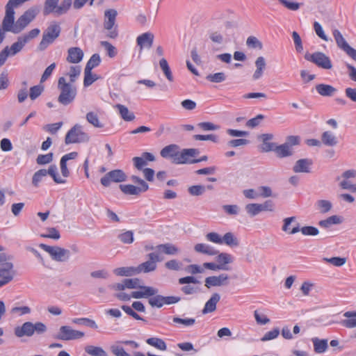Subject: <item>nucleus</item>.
I'll list each match as a JSON object with an SVG mask.
<instances>
[{
	"instance_id": "nucleus-1",
	"label": "nucleus",
	"mask_w": 356,
	"mask_h": 356,
	"mask_svg": "<svg viewBox=\"0 0 356 356\" xmlns=\"http://www.w3.org/2000/svg\"><path fill=\"white\" fill-rule=\"evenodd\" d=\"M126 289H140L141 291L131 292V296L136 299H140L152 296L157 293L159 290L154 287L143 285L139 278L124 279Z\"/></svg>"
},
{
	"instance_id": "nucleus-2",
	"label": "nucleus",
	"mask_w": 356,
	"mask_h": 356,
	"mask_svg": "<svg viewBox=\"0 0 356 356\" xmlns=\"http://www.w3.org/2000/svg\"><path fill=\"white\" fill-rule=\"evenodd\" d=\"M58 89L60 90L58 97L60 104L67 106L74 102L77 94L76 87L71 83H67L63 76L58 80Z\"/></svg>"
},
{
	"instance_id": "nucleus-3",
	"label": "nucleus",
	"mask_w": 356,
	"mask_h": 356,
	"mask_svg": "<svg viewBox=\"0 0 356 356\" xmlns=\"http://www.w3.org/2000/svg\"><path fill=\"white\" fill-rule=\"evenodd\" d=\"M47 330V325L42 322L38 321L33 323L30 321H26L21 326L15 327L14 334L18 338L23 337H31L35 333L40 335L45 333Z\"/></svg>"
},
{
	"instance_id": "nucleus-4",
	"label": "nucleus",
	"mask_w": 356,
	"mask_h": 356,
	"mask_svg": "<svg viewBox=\"0 0 356 356\" xmlns=\"http://www.w3.org/2000/svg\"><path fill=\"white\" fill-rule=\"evenodd\" d=\"M13 257L6 253H0V287L11 282L14 277L13 264L10 261Z\"/></svg>"
},
{
	"instance_id": "nucleus-5",
	"label": "nucleus",
	"mask_w": 356,
	"mask_h": 356,
	"mask_svg": "<svg viewBox=\"0 0 356 356\" xmlns=\"http://www.w3.org/2000/svg\"><path fill=\"white\" fill-rule=\"evenodd\" d=\"M296 220V217H289L284 219V225L282 226V231L289 234H294L298 232H301L305 236H316L318 234V229L313 226H305L300 227V224L296 222L293 227L291 229L289 225Z\"/></svg>"
},
{
	"instance_id": "nucleus-6",
	"label": "nucleus",
	"mask_w": 356,
	"mask_h": 356,
	"mask_svg": "<svg viewBox=\"0 0 356 356\" xmlns=\"http://www.w3.org/2000/svg\"><path fill=\"white\" fill-rule=\"evenodd\" d=\"M61 28L59 24L54 22L51 24L43 32L42 38L38 45L40 51L45 50L60 35Z\"/></svg>"
},
{
	"instance_id": "nucleus-7",
	"label": "nucleus",
	"mask_w": 356,
	"mask_h": 356,
	"mask_svg": "<svg viewBox=\"0 0 356 356\" xmlns=\"http://www.w3.org/2000/svg\"><path fill=\"white\" fill-rule=\"evenodd\" d=\"M90 140V136L82 129V126L76 124L72 127L66 134L65 143L66 145L74 143H87Z\"/></svg>"
},
{
	"instance_id": "nucleus-8",
	"label": "nucleus",
	"mask_w": 356,
	"mask_h": 356,
	"mask_svg": "<svg viewBox=\"0 0 356 356\" xmlns=\"http://www.w3.org/2000/svg\"><path fill=\"white\" fill-rule=\"evenodd\" d=\"M179 146L176 144H170L164 147L160 152L161 157L165 159H172V163L175 164H186L183 162L184 159L181 158L184 152V149L179 152Z\"/></svg>"
},
{
	"instance_id": "nucleus-9",
	"label": "nucleus",
	"mask_w": 356,
	"mask_h": 356,
	"mask_svg": "<svg viewBox=\"0 0 356 356\" xmlns=\"http://www.w3.org/2000/svg\"><path fill=\"white\" fill-rule=\"evenodd\" d=\"M40 248L49 253L51 258L54 261L64 262L70 259V252L69 250L59 246H50L44 243L40 244Z\"/></svg>"
},
{
	"instance_id": "nucleus-10",
	"label": "nucleus",
	"mask_w": 356,
	"mask_h": 356,
	"mask_svg": "<svg viewBox=\"0 0 356 356\" xmlns=\"http://www.w3.org/2000/svg\"><path fill=\"white\" fill-rule=\"evenodd\" d=\"M304 57L305 60L313 63L320 68L330 70L332 67L330 58L321 51H316L313 54L307 52Z\"/></svg>"
},
{
	"instance_id": "nucleus-11",
	"label": "nucleus",
	"mask_w": 356,
	"mask_h": 356,
	"mask_svg": "<svg viewBox=\"0 0 356 356\" xmlns=\"http://www.w3.org/2000/svg\"><path fill=\"white\" fill-rule=\"evenodd\" d=\"M85 335L84 332L73 330L67 325H63L60 327L58 332L54 338L63 341H72L81 339Z\"/></svg>"
},
{
	"instance_id": "nucleus-12",
	"label": "nucleus",
	"mask_w": 356,
	"mask_h": 356,
	"mask_svg": "<svg viewBox=\"0 0 356 356\" xmlns=\"http://www.w3.org/2000/svg\"><path fill=\"white\" fill-rule=\"evenodd\" d=\"M127 180V175L122 170H113L106 173L100 179L101 184L108 187L110 186L111 182H122Z\"/></svg>"
},
{
	"instance_id": "nucleus-13",
	"label": "nucleus",
	"mask_w": 356,
	"mask_h": 356,
	"mask_svg": "<svg viewBox=\"0 0 356 356\" xmlns=\"http://www.w3.org/2000/svg\"><path fill=\"white\" fill-rule=\"evenodd\" d=\"M332 34L337 46L345 51L350 58H356V49L351 47L348 44L341 32L338 29H334L332 31Z\"/></svg>"
},
{
	"instance_id": "nucleus-14",
	"label": "nucleus",
	"mask_w": 356,
	"mask_h": 356,
	"mask_svg": "<svg viewBox=\"0 0 356 356\" xmlns=\"http://www.w3.org/2000/svg\"><path fill=\"white\" fill-rule=\"evenodd\" d=\"M2 31L15 34V22L14 9L6 6V15L2 22Z\"/></svg>"
},
{
	"instance_id": "nucleus-15",
	"label": "nucleus",
	"mask_w": 356,
	"mask_h": 356,
	"mask_svg": "<svg viewBox=\"0 0 356 356\" xmlns=\"http://www.w3.org/2000/svg\"><path fill=\"white\" fill-rule=\"evenodd\" d=\"M200 154V150L195 148H188L184 149V152L181 155V158L184 159L183 162H186V164H193L200 163L202 161H206L208 159L207 156L204 155L200 159H194Z\"/></svg>"
},
{
	"instance_id": "nucleus-16",
	"label": "nucleus",
	"mask_w": 356,
	"mask_h": 356,
	"mask_svg": "<svg viewBox=\"0 0 356 356\" xmlns=\"http://www.w3.org/2000/svg\"><path fill=\"white\" fill-rule=\"evenodd\" d=\"M229 277L227 274L222 273L218 276H210L205 279L204 285L209 289L211 286H220L228 284Z\"/></svg>"
},
{
	"instance_id": "nucleus-17",
	"label": "nucleus",
	"mask_w": 356,
	"mask_h": 356,
	"mask_svg": "<svg viewBox=\"0 0 356 356\" xmlns=\"http://www.w3.org/2000/svg\"><path fill=\"white\" fill-rule=\"evenodd\" d=\"M272 134H263L259 136L262 143L259 146V150L262 152H269L273 151L275 143H271L270 140L273 139Z\"/></svg>"
},
{
	"instance_id": "nucleus-18",
	"label": "nucleus",
	"mask_w": 356,
	"mask_h": 356,
	"mask_svg": "<svg viewBox=\"0 0 356 356\" xmlns=\"http://www.w3.org/2000/svg\"><path fill=\"white\" fill-rule=\"evenodd\" d=\"M154 35L151 32H146L138 35L136 38L137 44L143 49L144 47L151 48L153 44Z\"/></svg>"
},
{
	"instance_id": "nucleus-19",
	"label": "nucleus",
	"mask_w": 356,
	"mask_h": 356,
	"mask_svg": "<svg viewBox=\"0 0 356 356\" xmlns=\"http://www.w3.org/2000/svg\"><path fill=\"white\" fill-rule=\"evenodd\" d=\"M312 164L313 161L312 159H301L296 162L295 165L293 167V170L294 172L296 173H309L310 172V167L312 165Z\"/></svg>"
},
{
	"instance_id": "nucleus-20",
	"label": "nucleus",
	"mask_w": 356,
	"mask_h": 356,
	"mask_svg": "<svg viewBox=\"0 0 356 356\" xmlns=\"http://www.w3.org/2000/svg\"><path fill=\"white\" fill-rule=\"evenodd\" d=\"M67 61L70 63H79L83 58V51L80 47H70L67 50Z\"/></svg>"
},
{
	"instance_id": "nucleus-21",
	"label": "nucleus",
	"mask_w": 356,
	"mask_h": 356,
	"mask_svg": "<svg viewBox=\"0 0 356 356\" xmlns=\"http://www.w3.org/2000/svg\"><path fill=\"white\" fill-rule=\"evenodd\" d=\"M220 300V296L218 293L212 294L211 298L205 303V305L202 309V314H206L211 313L216 309V305Z\"/></svg>"
},
{
	"instance_id": "nucleus-22",
	"label": "nucleus",
	"mask_w": 356,
	"mask_h": 356,
	"mask_svg": "<svg viewBox=\"0 0 356 356\" xmlns=\"http://www.w3.org/2000/svg\"><path fill=\"white\" fill-rule=\"evenodd\" d=\"M315 88L316 92L323 97H332L337 92L336 88L325 83L317 84Z\"/></svg>"
},
{
	"instance_id": "nucleus-23",
	"label": "nucleus",
	"mask_w": 356,
	"mask_h": 356,
	"mask_svg": "<svg viewBox=\"0 0 356 356\" xmlns=\"http://www.w3.org/2000/svg\"><path fill=\"white\" fill-rule=\"evenodd\" d=\"M158 252L165 254L168 255H175L179 253V248L172 243H167L159 244L155 247Z\"/></svg>"
},
{
	"instance_id": "nucleus-24",
	"label": "nucleus",
	"mask_w": 356,
	"mask_h": 356,
	"mask_svg": "<svg viewBox=\"0 0 356 356\" xmlns=\"http://www.w3.org/2000/svg\"><path fill=\"white\" fill-rule=\"evenodd\" d=\"M117 15L118 13L115 9H108L105 11L104 15L106 18L104 23L105 29L111 30L113 28Z\"/></svg>"
},
{
	"instance_id": "nucleus-25",
	"label": "nucleus",
	"mask_w": 356,
	"mask_h": 356,
	"mask_svg": "<svg viewBox=\"0 0 356 356\" xmlns=\"http://www.w3.org/2000/svg\"><path fill=\"white\" fill-rule=\"evenodd\" d=\"M266 65L265 58L263 56H259L255 60L256 70L252 76L254 80H258L262 76Z\"/></svg>"
},
{
	"instance_id": "nucleus-26",
	"label": "nucleus",
	"mask_w": 356,
	"mask_h": 356,
	"mask_svg": "<svg viewBox=\"0 0 356 356\" xmlns=\"http://www.w3.org/2000/svg\"><path fill=\"white\" fill-rule=\"evenodd\" d=\"M216 261L220 266L224 268H220L222 270H229L230 269L227 264L232 262V257L228 253L222 252L219 253L216 257Z\"/></svg>"
},
{
	"instance_id": "nucleus-27",
	"label": "nucleus",
	"mask_w": 356,
	"mask_h": 356,
	"mask_svg": "<svg viewBox=\"0 0 356 356\" xmlns=\"http://www.w3.org/2000/svg\"><path fill=\"white\" fill-rule=\"evenodd\" d=\"M118 108L120 117L127 122L133 121L135 119V115L133 112L129 111L128 108L124 105L118 104L115 106Z\"/></svg>"
},
{
	"instance_id": "nucleus-28",
	"label": "nucleus",
	"mask_w": 356,
	"mask_h": 356,
	"mask_svg": "<svg viewBox=\"0 0 356 356\" xmlns=\"http://www.w3.org/2000/svg\"><path fill=\"white\" fill-rule=\"evenodd\" d=\"M312 341L314 345V351L316 353L321 354L325 353L327 348V339H320L317 337L312 339Z\"/></svg>"
},
{
	"instance_id": "nucleus-29",
	"label": "nucleus",
	"mask_w": 356,
	"mask_h": 356,
	"mask_svg": "<svg viewBox=\"0 0 356 356\" xmlns=\"http://www.w3.org/2000/svg\"><path fill=\"white\" fill-rule=\"evenodd\" d=\"M157 265L153 261H146L136 267L137 275L141 273H148L156 269Z\"/></svg>"
},
{
	"instance_id": "nucleus-30",
	"label": "nucleus",
	"mask_w": 356,
	"mask_h": 356,
	"mask_svg": "<svg viewBox=\"0 0 356 356\" xmlns=\"http://www.w3.org/2000/svg\"><path fill=\"white\" fill-rule=\"evenodd\" d=\"M322 143L328 147L335 146L338 143V140L333 133L329 131H324L321 136Z\"/></svg>"
},
{
	"instance_id": "nucleus-31",
	"label": "nucleus",
	"mask_w": 356,
	"mask_h": 356,
	"mask_svg": "<svg viewBox=\"0 0 356 356\" xmlns=\"http://www.w3.org/2000/svg\"><path fill=\"white\" fill-rule=\"evenodd\" d=\"M273 151L279 158H284L290 156L293 154L292 149H290L287 145L284 143L275 146Z\"/></svg>"
},
{
	"instance_id": "nucleus-32",
	"label": "nucleus",
	"mask_w": 356,
	"mask_h": 356,
	"mask_svg": "<svg viewBox=\"0 0 356 356\" xmlns=\"http://www.w3.org/2000/svg\"><path fill=\"white\" fill-rule=\"evenodd\" d=\"M343 316L348 319L343 320L341 325L348 328L356 327V312H346Z\"/></svg>"
},
{
	"instance_id": "nucleus-33",
	"label": "nucleus",
	"mask_w": 356,
	"mask_h": 356,
	"mask_svg": "<svg viewBox=\"0 0 356 356\" xmlns=\"http://www.w3.org/2000/svg\"><path fill=\"white\" fill-rule=\"evenodd\" d=\"M120 188L126 195H139L140 193H145L144 191L131 184H120Z\"/></svg>"
},
{
	"instance_id": "nucleus-34",
	"label": "nucleus",
	"mask_w": 356,
	"mask_h": 356,
	"mask_svg": "<svg viewBox=\"0 0 356 356\" xmlns=\"http://www.w3.org/2000/svg\"><path fill=\"white\" fill-rule=\"evenodd\" d=\"M194 249L197 252H201L208 255H216L218 253V251L216 250L213 247L204 243L196 244Z\"/></svg>"
},
{
	"instance_id": "nucleus-35",
	"label": "nucleus",
	"mask_w": 356,
	"mask_h": 356,
	"mask_svg": "<svg viewBox=\"0 0 356 356\" xmlns=\"http://www.w3.org/2000/svg\"><path fill=\"white\" fill-rule=\"evenodd\" d=\"M113 273L118 276L130 277L137 275L136 267H120L114 269Z\"/></svg>"
},
{
	"instance_id": "nucleus-36",
	"label": "nucleus",
	"mask_w": 356,
	"mask_h": 356,
	"mask_svg": "<svg viewBox=\"0 0 356 356\" xmlns=\"http://www.w3.org/2000/svg\"><path fill=\"white\" fill-rule=\"evenodd\" d=\"M342 222V218L340 216L334 215L332 216L328 217L325 220H322L319 221L318 225L321 227L323 228H328L332 225H337Z\"/></svg>"
},
{
	"instance_id": "nucleus-37",
	"label": "nucleus",
	"mask_w": 356,
	"mask_h": 356,
	"mask_svg": "<svg viewBox=\"0 0 356 356\" xmlns=\"http://www.w3.org/2000/svg\"><path fill=\"white\" fill-rule=\"evenodd\" d=\"M146 343L160 350H165L167 349L166 343L160 338L151 337L146 340Z\"/></svg>"
},
{
	"instance_id": "nucleus-38",
	"label": "nucleus",
	"mask_w": 356,
	"mask_h": 356,
	"mask_svg": "<svg viewBox=\"0 0 356 356\" xmlns=\"http://www.w3.org/2000/svg\"><path fill=\"white\" fill-rule=\"evenodd\" d=\"M49 175L57 184H64L65 179L60 178L58 174V168L56 165H51L48 170H46V175Z\"/></svg>"
},
{
	"instance_id": "nucleus-39",
	"label": "nucleus",
	"mask_w": 356,
	"mask_h": 356,
	"mask_svg": "<svg viewBox=\"0 0 356 356\" xmlns=\"http://www.w3.org/2000/svg\"><path fill=\"white\" fill-rule=\"evenodd\" d=\"M222 243L229 247H237L239 245L238 240L232 232H227L222 237Z\"/></svg>"
},
{
	"instance_id": "nucleus-40",
	"label": "nucleus",
	"mask_w": 356,
	"mask_h": 356,
	"mask_svg": "<svg viewBox=\"0 0 356 356\" xmlns=\"http://www.w3.org/2000/svg\"><path fill=\"white\" fill-rule=\"evenodd\" d=\"M100 63V56L98 54H94L87 62L84 71H92L93 68L99 66Z\"/></svg>"
},
{
	"instance_id": "nucleus-41",
	"label": "nucleus",
	"mask_w": 356,
	"mask_h": 356,
	"mask_svg": "<svg viewBox=\"0 0 356 356\" xmlns=\"http://www.w3.org/2000/svg\"><path fill=\"white\" fill-rule=\"evenodd\" d=\"M85 351L92 356H108L107 353L101 347L88 346L85 348Z\"/></svg>"
},
{
	"instance_id": "nucleus-42",
	"label": "nucleus",
	"mask_w": 356,
	"mask_h": 356,
	"mask_svg": "<svg viewBox=\"0 0 356 356\" xmlns=\"http://www.w3.org/2000/svg\"><path fill=\"white\" fill-rule=\"evenodd\" d=\"M159 65L161 69L162 70L163 74H165L166 79L169 81H173L174 78L172 76V73L171 72V70L169 67V65L166 60L165 58H163L159 61Z\"/></svg>"
},
{
	"instance_id": "nucleus-43",
	"label": "nucleus",
	"mask_w": 356,
	"mask_h": 356,
	"mask_svg": "<svg viewBox=\"0 0 356 356\" xmlns=\"http://www.w3.org/2000/svg\"><path fill=\"white\" fill-rule=\"evenodd\" d=\"M58 1L59 0H45L43 14L47 15L53 12L56 13Z\"/></svg>"
},
{
	"instance_id": "nucleus-44",
	"label": "nucleus",
	"mask_w": 356,
	"mask_h": 356,
	"mask_svg": "<svg viewBox=\"0 0 356 356\" xmlns=\"http://www.w3.org/2000/svg\"><path fill=\"white\" fill-rule=\"evenodd\" d=\"M148 303L152 307L161 308L163 305V296L156 293L152 296H148Z\"/></svg>"
},
{
	"instance_id": "nucleus-45",
	"label": "nucleus",
	"mask_w": 356,
	"mask_h": 356,
	"mask_svg": "<svg viewBox=\"0 0 356 356\" xmlns=\"http://www.w3.org/2000/svg\"><path fill=\"white\" fill-rule=\"evenodd\" d=\"M26 44V42H23V39H22L21 36L18 37L17 41L14 42L9 48L10 56H15L21 51Z\"/></svg>"
},
{
	"instance_id": "nucleus-46",
	"label": "nucleus",
	"mask_w": 356,
	"mask_h": 356,
	"mask_svg": "<svg viewBox=\"0 0 356 356\" xmlns=\"http://www.w3.org/2000/svg\"><path fill=\"white\" fill-rule=\"evenodd\" d=\"M72 323L78 325H84L93 329H97L98 326L95 321L88 318H77L72 319Z\"/></svg>"
},
{
	"instance_id": "nucleus-47",
	"label": "nucleus",
	"mask_w": 356,
	"mask_h": 356,
	"mask_svg": "<svg viewBox=\"0 0 356 356\" xmlns=\"http://www.w3.org/2000/svg\"><path fill=\"white\" fill-rule=\"evenodd\" d=\"M72 0H63L60 4L58 6L56 10V13L58 15L66 13L72 6Z\"/></svg>"
},
{
	"instance_id": "nucleus-48",
	"label": "nucleus",
	"mask_w": 356,
	"mask_h": 356,
	"mask_svg": "<svg viewBox=\"0 0 356 356\" xmlns=\"http://www.w3.org/2000/svg\"><path fill=\"white\" fill-rule=\"evenodd\" d=\"M316 207L322 213L330 211L332 207L331 202L326 200H320L316 202Z\"/></svg>"
},
{
	"instance_id": "nucleus-49",
	"label": "nucleus",
	"mask_w": 356,
	"mask_h": 356,
	"mask_svg": "<svg viewBox=\"0 0 356 356\" xmlns=\"http://www.w3.org/2000/svg\"><path fill=\"white\" fill-rule=\"evenodd\" d=\"M86 118L87 121L93 125L95 127L102 128L103 127V124L99 122V118L96 113L94 112H88L86 114Z\"/></svg>"
},
{
	"instance_id": "nucleus-50",
	"label": "nucleus",
	"mask_w": 356,
	"mask_h": 356,
	"mask_svg": "<svg viewBox=\"0 0 356 356\" xmlns=\"http://www.w3.org/2000/svg\"><path fill=\"white\" fill-rule=\"evenodd\" d=\"M99 76L97 74H93L92 71H84V80L83 86L88 87L92 85L95 81L99 79Z\"/></svg>"
},
{
	"instance_id": "nucleus-51",
	"label": "nucleus",
	"mask_w": 356,
	"mask_h": 356,
	"mask_svg": "<svg viewBox=\"0 0 356 356\" xmlns=\"http://www.w3.org/2000/svg\"><path fill=\"white\" fill-rule=\"evenodd\" d=\"M47 177L46 170L40 169L35 172L32 178V184L35 187H38L39 184L42 181L43 178Z\"/></svg>"
},
{
	"instance_id": "nucleus-52",
	"label": "nucleus",
	"mask_w": 356,
	"mask_h": 356,
	"mask_svg": "<svg viewBox=\"0 0 356 356\" xmlns=\"http://www.w3.org/2000/svg\"><path fill=\"white\" fill-rule=\"evenodd\" d=\"M206 79L210 82L218 83L224 81L226 79V75L224 72H217L207 75Z\"/></svg>"
},
{
	"instance_id": "nucleus-53",
	"label": "nucleus",
	"mask_w": 356,
	"mask_h": 356,
	"mask_svg": "<svg viewBox=\"0 0 356 356\" xmlns=\"http://www.w3.org/2000/svg\"><path fill=\"white\" fill-rule=\"evenodd\" d=\"M245 210L250 216H255L259 214L261 211L260 204L252 203L245 206Z\"/></svg>"
},
{
	"instance_id": "nucleus-54",
	"label": "nucleus",
	"mask_w": 356,
	"mask_h": 356,
	"mask_svg": "<svg viewBox=\"0 0 356 356\" xmlns=\"http://www.w3.org/2000/svg\"><path fill=\"white\" fill-rule=\"evenodd\" d=\"M172 321L177 324H181L185 327L193 326L195 323V319L193 318H181L178 316H175L172 318Z\"/></svg>"
},
{
	"instance_id": "nucleus-55",
	"label": "nucleus",
	"mask_w": 356,
	"mask_h": 356,
	"mask_svg": "<svg viewBox=\"0 0 356 356\" xmlns=\"http://www.w3.org/2000/svg\"><path fill=\"white\" fill-rule=\"evenodd\" d=\"M81 74V67L80 66H71L70 68V72L68 75L70 76V82L73 84L76 79Z\"/></svg>"
},
{
	"instance_id": "nucleus-56",
	"label": "nucleus",
	"mask_w": 356,
	"mask_h": 356,
	"mask_svg": "<svg viewBox=\"0 0 356 356\" xmlns=\"http://www.w3.org/2000/svg\"><path fill=\"white\" fill-rule=\"evenodd\" d=\"M53 153L50 152L47 154H39L36 159L38 165H45L51 163L53 160Z\"/></svg>"
},
{
	"instance_id": "nucleus-57",
	"label": "nucleus",
	"mask_w": 356,
	"mask_h": 356,
	"mask_svg": "<svg viewBox=\"0 0 356 356\" xmlns=\"http://www.w3.org/2000/svg\"><path fill=\"white\" fill-rule=\"evenodd\" d=\"M100 44L107 51V54L110 58H113L116 56V49L110 42L107 41H101Z\"/></svg>"
},
{
	"instance_id": "nucleus-58",
	"label": "nucleus",
	"mask_w": 356,
	"mask_h": 356,
	"mask_svg": "<svg viewBox=\"0 0 356 356\" xmlns=\"http://www.w3.org/2000/svg\"><path fill=\"white\" fill-rule=\"evenodd\" d=\"M29 24L23 15H21L15 22V34L20 33Z\"/></svg>"
},
{
	"instance_id": "nucleus-59",
	"label": "nucleus",
	"mask_w": 356,
	"mask_h": 356,
	"mask_svg": "<svg viewBox=\"0 0 356 356\" xmlns=\"http://www.w3.org/2000/svg\"><path fill=\"white\" fill-rule=\"evenodd\" d=\"M44 90V87L41 85H37L30 88L29 97L31 99L35 100L42 94Z\"/></svg>"
},
{
	"instance_id": "nucleus-60",
	"label": "nucleus",
	"mask_w": 356,
	"mask_h": 356,
	"mask_svg": "<svg viewBox=\"0 0 356 356\" xmlns=\"http://www.w3.org/2000/svg\"><path fill=\"white\" fill-rule=\"evenodd\" d=\"M131 180L134 183L137 184L138 185L137 187L144 191L145 192H146L149 189V185L147 184V183L143 179H142L140 177L136 175H132L131 177Z\"/></svg>"
},
{
	"instance_id": "nucleus-61",
	"label": "nucleus",
	"mask_w": 356,
	"mask_h": 356,
	"mask_svg": "<svg viewBox=\"0 0 356 356\" xmlns=\"http://www.w3.org/2000/svg\"><path fill=\"white\" fill-rule=\"evenodd\" d=\"M111 351L115 356H131L127 353L122 346L114 344L111 346Z\"/></svg>"
},
{
	"instance_id": "nucleus-62",
	"label": "nucleus",
	"mask_w": 356,
	"mask_h": 356,
	"mask_svg": "<svg viewBox=\"0 0 356 356\" xmlns=\"http://www.w3.org/2000/svg\"><path fill=\"white\" fill-rule=\"evenodd\" d=\"M246 44L251 48L261 49L263 48L262 43L254 36L248 38Z\"/></svg>"
},
{
	"instance_id": "nucleus-63",
	"label": "nucleus",
	"mask_w": 356,
	"mask_h": 356,
	"mask_svg": "<svg viewBox=\"0 0 356 356\" xmlns=\"http://www.w3.org/2000/svg\"><path fill=\"white\" fill-rule=\"evenodd\" d=\"M206 187L202 185H195L190 186L188 189V193L191 195L199 196L202 195L205 191Z\"/></svg>"
},
{
	"instance_id": "nucleus-64",
	"label": "nucleus",
	"mask_w": 356,
	"mask_h": 356,
	"mask_svg": "<svg viewBox=\"0 0 356 356\" xmlns=\"http://www.w3.org/2000/svg\"><path fill=\"white\" fill-rule=\"evenodd\" d=\"M118 238L124 243H131L134 241V233L131 231H127L119 234Z\"/></svg>"
}]
</instances>
